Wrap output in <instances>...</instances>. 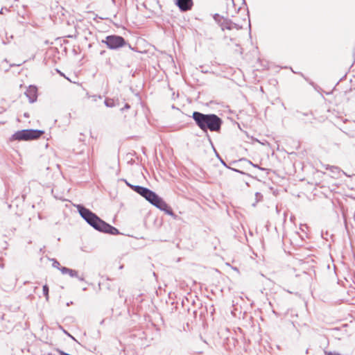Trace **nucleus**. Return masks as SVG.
Here are the masks:
<instances>
[{"mask_svg":"<svg viewBox=\"0 0 355 355\" xmlns=\"http://www.w3.org/2000/svg\"><path fill=\"white\" fill-rule=\"evenodd\" d=\"M324 354L325 355H341L340 353L337 352H327V351H325L324 352Z\"/></svg>","mask_w":355,"mask_h":355,"instance_id":"aec40b11","label":"nucleus"},{"mask_svg":"<svg viewBox=\"0 0 355 355\" xmlns=\"http://www.w3.org/2000/svg\"><path fill=\"white\" fill-rule=\"evenodd\" d=\"M42 291H43V294L46 298V300L48 301L49 298V286L47 284H45L43 286Z\"/></svg>","mask_w":355,"mask_h":355,"instance_id":"ddd939ff","label":"nucleus"},{"mask_svg":"<svg viewBox=\"0 0 355 355\" xmlns=\"http://www.w3.org/2000/svg\"><path fill=\"white\" fill-rule=\"evenodd\" d=\"M130 188L139 194L143 187L139 185H130Z\"/></svg>","mask_w":355,"mask_h":355,"instance_id":"f3484780","label":"nucleus"},{"mask_svg":"<svg viewBox=\"0 0 355 355\" xmlns=\"http://www.w3.org/2000/svg\"><path fill=\"white\" fill-rule=\"evenodd\" d=\"M44 133V130L37 129L18 130L10 137V141H31L39 139Z\"/></svg>","mask_w":355,"mask_h":355,"instance_id":"20e7f679","label":"nucleus"},{"mask_svg":"<svg viewBox=\"0 0 355 355\" xmlns=\"http://www.w3.org/2000/svg\"><path fill=\"white\" fill-rule=\"evenodd\" d=\"M331 168H332V171H334V170H338V168L336 166H331Z\"/></svg>","mask_w":355,"mask_h":355,"instance_id":"b1692460","label":"nucleus"},{"mask_svg":"<svg viewBox=\"0 0 355 355\" xmlns=\"http://www.w3.org/2000/svg\"><path fill=\"white\" fill-rule=\"evenodd\" d=\"M305 353H306V354H309V349H306V350Z\"/></svg>","mask_w":355,"mask_h":355,"instance_id":"c756f323","label":"nucleus"},{"mask_svg":"<svg viewBox=\"0 0 355 355\" xmlns=\"http://www.w3.org/2000/svg\"><path fill=\"white\" fill-rule=\"evenodd\" d=\"M24 116L25 117H28V116H29L28 114H27V113H24Z\"/></svg>","mask_w":355,"mask_h":355,"instance_id":"cd10ccee","label":"nucleus"},{"mask_svg":"<svg viewBox=\"0 0 355 355\" xmlns=\"http://www.w3.org/2000/svg\"><path fill=\"white\" fill-rule=\"evenodd\" d=\"M57 71H58V72L61 76H64V74L62 73V72H61V71H59V70H57Z\"/></svg>","mask_w":355,"mask_h":355,"instance_id":"bb28decb","label":"nucleus"},{"mask_svg":"<svg viewBox=\"0 0 355 355\" xmlns=\"http://www.w3.org/2000/svg\"><path fill=\"white\" fill-rule=\"evenodd\" d=\"M76 208L80 216L96 230L111 235L120 234L118 229L103 220L95 213L85 207L83 205H77Z\"/></svg>","mask_w":355,"mask_h":355,"instance_id":"f257e3e1","label":"nucleus"},{"mask_svg":"<svg viewBox=\"0 0 355 355\" xmlns=\"http://www.w3.org/2000/svg\"><path fill=\"white\" fill-rule=\"evenodd\" d=\"M125 182V184H127V186H128L130 187V185H132L130 183L128 182L125 180H124Z\"/></svg>","mask_w":355,"mask_h":355,"instance_id":"393cba45","label":"nucleus"},{"mask_svg":"<svg viewBox=\"0 0 355 355\" xmlns=\"http://www.w3.org/2000/svg\"><path fill=\"white\" fill-rule=\"evenodd\" d=\"M233 26V28H236V30H240V29L242 28L241 26H240V25H239V24H236L234 22H233V26Z\"/></svg>","mask_w":355,"mask_h":355,"instance_id":"412c9836","label":"nucleus"},{"mask_svg":"<svg viewBox=\"0 0 355 355\" xmlns=\"http://www.w3.org/2000/svg\"><path fill=\"white\" fill-rule=\"evenodd\" d=\"M104 104L107 107H113L116 105L114 101L111 98H106L104 101Z\"/></svg>","mask_w":355,"mask_h":355,"instance_id":"9b49d317","label":"nucleus"},{"mask_svg":"<svg viewBox=\"0 0 355 355\" xmlns=\"http://www.w3.org/2000/svg\"><path fill=\"white\" fill-rule=\"evenodd\" d=\"M255 198H256V202L255 203H253L252 205L253 206H255V204L259 201H261L263 198V196L261 193L259 192H257L255 193Z\"/></svg>","mask_w":355,"mask_h":355,"instance_id":"6ab92c4d","label":"nucleus"},{"mask_svg":"<svg viewBox=\"0 0 355 355\" xmlns=\"http://www.w3.org/2000/svg\"><path fill=\"white\" fill-rule=\"evenodd\" d=\"M25 95L28 98L31 103H35L37 99V88L35 85H30L26 91Z\"/></svg>","mask_w":355,"mask_h":355,"instance_id":"0eeeda50","label":"nucleus"},{"mask_svg":"<svg viewBox=\"0 0 355 355\" xmlns=\"http://www.w3.org/2000/svg\"><path fill=\"white\" fill-rule=\"evenodd\" d=\"M105 52V51H102L100 53V54H101V55H103Z\"/></svg>","mask_w":355,"mask_h":355,"instance_id":"c85d7f7f","label":"nucleus"},{"mask_svg":"<svg viewBox=\"0 0 355 355\" xmlns=\"http://www.w3.org/2000/svg\"><path fill=\"white\" fill-rule=\"evenodd\" d=\"M47 355H54V354H48Z\"/></svg>","mask_w":355,"mask_h":355,"instance_id":"7c9ffc66","label":"nucleus"},{"mask_svg":"<svg viewBox=\"0 0 355 355\" xmlns=\"http://www.w3.org/2000/svg\"><path fill=\"white\" fill-rule=\"evenodd\" d=\"M102 43L105 44L107 48L112 50H116L125 46H128L130 49H133L130 44L127 43L125 40L120 35H107L105 40H102Z\"/></svg>","mask_w":355,"mask_h":355,"instance_id":"39448f33","label":"nucleus"},{"mask_svg":"<svg viewBox=\"0 0 355 355\" xmlns=\"http://www.w3.org/2000/svg\"><path fill=\"white\" fill-rule=\"evenodd\" d=\"M51 261H53L52 266L60 270L62 266H60L59 261H58L55 259H52Z\"/></svg>","mask_w":355,"mask_h":355,"instance_id":"a211bd4d","label":"nucleus"},{"mask_svg":"<svg viewBox=\"0 0 355 355\" xmlns=\"http://www.w3.org/2000/svg\"><path fill=\"white\" fill-rule=\"evenodd\" d=\"M192 119L196 125L204 132H220L223 121L220 117L215 114H204L195 111L192 114Z\"/></svg>","mask_w":355,"mask_h":355,"instance_id":"f03ea898","label":"nucleus"},{"mask_svg":"<svg viewBox=\"0 0 355 355\" xmlns=\"http://www.w3.org/2000/svg\"><path fill=\"white\" fill-rule=\"evenodd\" d=\"M130 105L128 103H125L124 107L121 109V112H123L124 110H128L130 109Z\"/></svg>","mask_w":355,"mask_h":355,"instance_id":"4be33fe9","label":"nucleus"},{"mask_svg":"<svg viewBox=\"0 0 355 355\" xmlns=\"http://www.w3.org/2000/svg\"><path fill=\"white\" fill-rule=\"evenodd\" d=\"M217 157L220 159V161L221 164H222L224 166H225L226 168H230V169H231V170H232V171H235V172L239 173H241V174H244V173H243V171H240V170H238V169H236V168H231V167L228 166L227 165V164L224 162V160H223V159H222L219 157V155H217Z\"/></svg>","mask_w":355,"mask_h":355,"instance_id":"f8f14e48","label":"nucleus"},{"mask_svg":"<svg viewBox=\"0 0 355 355\" xmlns=\"http://www.w3.org/2000/svg\"><path fill=\"white\" fill-rule=\"evenodd\" d=\"M295 117L304 123H312V120L314 119L311 112H302L300 111H296Z\"/></svg>","mask_w":355,"mask_h":355,"instance_id":"6e6552de","label":"nucleus"},{"mask_svg":"<svg viewBox=\"0 0 355 355\" xmlns=\"http://www.w3.org/2000/svg\"><path fill=\"white\" fill-rule=\"evenodd\" d=\"M214 19L215 20V21L220 26V24L221 23V21L223 20L224 17H221L218 14H215L214 15Z\"/></svg>","mask_w":355,"mask_h":355,"instance_id":"2eb2a0df","label":"nucleus"},{"mask_svg":"<svg viewBox=\"0 0 355 355\" xmlns=\"http://www.w3.org/2000/svg\"><path fill=\"white\" fill-rule=\"evenodd\" d=\"M60 271L63 275L68 274L71 277H76L79 281L83 282L85 281V278L83 276H79L78 271L76 270H73L71 268H68L67 267H61Z\"/></svg>","mask_w":355,"mask_h":355,"instance_id":"1a4fd4ad","label":"nucleus"},{"mask_svg":"<svg viewBox=\"0 0 355 355\" xmlns=\"http://www.w3.org/2000/svg\"><path fill=\"white\" fill-rule=\"evenodd\" d=\"M343 218H344V222H345V226H347V220H346V216H345V214L344 212H343Z\"/></svg>","mask_w":355,"mask_h":355,"instance_id":"5701e85b","label":"nucleus"},{"mask_svg":"<svg viewBox=\"0 0 355 355\" xmlns=\"http://www.w3.org/2000/svg\"><path fill=\"white\" fill-rule=\"evenodd\" d=\"M239 161H240V162H247L248 164L252 165L253 167L258 168H259V169H260V170H262V171L266 170L264 168L260 167V166H259L257 164H253L251 161L248 160V159H245V158L241 159Z\"/></svg>","mask_w":355,"mask_h":355,"instance_id":"4468645a","label":"nucleus"},{"mask_svg":"<svg viewBox=\"0 0 355 355\" xmlns=\"http://www.w3.org/2000/svg\"><path fill=\"white\" fill-rule=\"evenodd\" d=\"M130 188L139 194L143 187L139 185H130Z\"/></svg>","mask_w":355,"mask_h":355,"instance_id":"dca6fc26","label":"nucleus"},{"mask_svg":"<svg viewBox=\"0 0 355 355\" xmlns=\"http://www.w3.org/2000/svg\"><path fill=\"white\" fill-rule=\"evenodd\" d=\"M175 5L181 12H187L192 9L193 0H175Z\"/></svg>","mask_w":355,"mask_h":355,"instance_id":"423d86ee","label":"nucleus"},{"mask_svg":"<svg viewBox=\"0 0 355 355\" xmlns=\"http://www.w3.org/2000/svg\"><path fill=\"white\" fill-rule=\"evenodd\" d=\"M139 194L144 197L153 206L156 207L162 211H164L170 216H174V213L171 208L155 192L143 187Z\"/></svg>","mask_w":355,"mask_h":355,"instance_id":"7ed1b4c3","label":"nucleus"},{"mask_svg":"<svg viewBox=\"0 0 355 355\" xmlns=\"http://www.w3.org/2000/svg\"><path fill=\"white\" fill-rule=\"evenodd\" d=\"M233 21L228 19V18H224L223 20L220 24V26L221 27V29L224 31L225 29L227 30H232L233 29Z\"/></svg>","mask_w":355,"mask_h":355,"instance_id":"9d476101","label":"nucleus"},{"mask_svg":"<svg viewBox=\"0 0 355 355\" xmlns=\"http://www.w3.org/2000/svg\"><path fill=\"white\" fill-rule=\"evenodd\" d=\"M72 304H73V302L71 301V302L67 303V306H70Z\"/></svg>","mask_w":355,"mask_h":355,"instance_id":"a878e982","label":"nucleus"}]
</instances>
